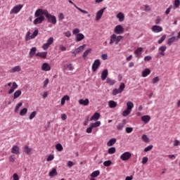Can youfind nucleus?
<instances>
[{"instance_id": "nucleus-32", "label": "nucleus", "mask_w": 180, "mask_h": 180, "mask_svg": "<svg viewBox=\"0 0 180 180\" xmlns=\"http://www.w3.org/2000/svg\"><path fill=\"white\" fill-rule=\"evenodd\" d=\"M133 108H134V103H133L131 101H128L127 103V109H128V110H131V112Z\"/></svg>"}, {"instance_id": "nucleus-45", "label": "nucleus", "mask_w": 180, "mask_h": 180, "mask_svg": "<svg viewBox=\"0 0 180 180\" xmlns=\"http://www.w3.org/2000/svg\"><path fill=\"white\" fill-rule=\"evenodd\" d=\"M37 115V111H34L32 112L30 116H29V119L30 120H33V119H34V117H36V115Z\"/></svg>"}, {"instance_id": "nucleus-58", "label": "nucleus", "mask_w": 180, "mask_h": 180, "mask_svg": "<svg viewBox=\"0 0 180 180\" xmlns=\"http://www.w3.org/2000/svg\"><path fill=\"white\" fill-rule=\"evenodd\" d=\"M54 160V155H49L46 159V161L49 162L50 161H53Z\"/></svg>"}, {"instance_id": "nucleus-10", "label": "nucleus", "mask_w": 180, "mask_h": 180, "mask_svg": "<svg viewBox=\"0 0 180 180\" xmlns=\"http://www.w3.org/2000/svg\"><path fill=\"white\" fill-rule=\"evenodd\" d=\"M136 58H141V54H143V47H139L134 52Z\"/></svg>"}, {"instance_id": "nucleus-49", "label": "nucleus", "mask_w": 180, "mask_h": 180, "mask_svg": "<svg viewBox=\"0 0 180 180\" xmlns=\"http://www.w3.org/2000/svg\"><path fill=\"white\" fill-rule=\"evenodd\" d=\"M131 113V111L130 110H128L127 108L123 111L122 116L126 117V116H129V114Z\"/></svg>"}, {"instance_id": "nucleus-30", "label": "nucleus", "mask_w": 180, "mask_h": 180, "mask_svg": "<svg viewBox=\"0 0 180 180\" xmlns=\"http://www.w3.org/2000/svg\"><path fill=\"white\" fill-rule=\"evenodd\" d=\"M86 46V44H83L82 46H80L78 48H77L75 50V52L78 54L79 53H81V51H84V49H85Z\"/></svg>"}, {"instance_id": "nucleus-18", "label": "nucleus", "mask_w": 180, "mask_h": 180, "mask_svg": "<svg viewBox=\"0 0 180 180\" xmlns=\"http://www.w3.org/2000/svg\"><path fill=\"white\" fill-rule=\"evenodd\" d=\"M167 50V46H161L160 48H159V51H160L159 53V54L160 56H162V57H164V56H165V51Z\"/></svg>"}, {"instance_id": "nucleus-53", "label": "nucleus", "mask_w": 180, "mask_h": 180, "mask_svg": "<svg viewBox=\"0 0 180 180\" xmlns=\"http://www.w3.org/2000/svg\"><path fill=\"white\" fill-rule=\"evenodd\" d=\"M103 165H104V167H110V165H112V161L106 160V161L103 162Z\"/></svg>"}, {"instance_id": "nucleus-5", "label": "nucleus", "mask_w": 180, "mask_h": 180, "mask_svg": "<svg viewBox=\"0 0 180 180\" xmlns=\"http://www.w3.org/2000/svg\"><path fill=\"white\" fill-rule=\"evenodd\" d=\"M99 67H101V60L99 59H96L94 60L91 66V70L93 72H96Z\"/></svg>"}, {"instance_id": "nucleus-19", "label": "nucleus", "mask_w": 180, "mask_h": 180, "mask_svg": "<svg viewBox=\"0 0 180 180\" xmlns=\"http://www.w3.org/2000/svg\"><path fill=\"white\" fill-rule=\"evenodd\" d=\"M141 120L145 124H147V123L151 120V117H150V115H143L141 117Z\"/></svg>"}, {"instance_id": "nucleus-2", "label": "nucleus", "mask_w": 180, "mask_h": 180, "mask_svg": "<svg viewBox=\"0 0 180 180\" xmlns=\"http://www.w3.org/2000/svg\"><path fill=\"white\" fill-rule=\"evenodd\" d=\"M30 33V31H28L25 35V41H29V40H32L33 39H35L37 36L39 34V30H35L34 32Z\"/></svg>"}, {"instance_id": "nucleus-24", "label": "nucleus", "mask_w": 180, "mask_h": 180, "mask_svg": "<svg viewBox=\"0 0 180 180\" xmlns=\"http://www.w3.org/2000/svg\"><path fill=\"white\" fill-rule=\"evenodd\" d=\"M150 74H151V70H150L148 68H146L142 72V77L146 78V77H148V75H150Z\"/></svg>"}, {"instance_id": "nucleus-16", "label": "nucleus", "mask_w": 180, "mask_h": 180, "mask_svg": "<svg viewBox=\"0 0 180 180\" xmlns=\"http://www.w3.org/2000/svg\"><path fill=\"white\" fill-rule=\"evenodd\" d=\"M36 51H37V48H36L34 46L31 48V49L29 52V56L30 57V58H33V57H34V56H36Z\"/></svg>"}, {"instance_id": "nucleus-42", "label": "nucleus", "mask_w": 180, "mask_h": 180, "mask_svg": "<svg viewBox=\"0 0 180 180\" xmlns=\"http://www.w3.org/2000/svg\"><path fill=\"white\" fill-rule=\"evenodd\" d=\"M106 82H107V84H108V85H115L116 82L115 80L110 79V77H108L106 79Z\"/></svg>"}, {"instance_id": "nucleus-59", "label": "nucleus", "mask_w": 180, "mask_h": 180, "mask_svg": "<svg viewBox=\"0 0 180 180\" xmlns=\"http://www.w3.org/2000/svg\"><path fill=\"white\" fill-rule=\"evenodd\" d=\"M125 131L126 133H128V134L131 133L133 131V127H126Z\"/></svg>"}, {"instance_id": "nucleus-29", "label": "nucleus", "mask_w": 180, "mask_h": 180, "mask_svg": "<svg viewBox=\"0 0 180 180\" xmlns=\"http://www.w3.org/2000/svg\"><path fill=\"white\" fill-rule=\"evenodd\" d=\"M56 175H58V173H57V169H56V168H53L52 171L49 172V176H51V178H53V176H56Z\"/></svg>"}, {"instance_id": "nucleus-43", "label": "nucleus", "mask_w": 180, "mask_h": 180, "mask_svg": "<svg viewBox=\"0 0 180 180\" xmlns=\"http://www.w3.org/2000/svg\"><path fill=\"white\" fill-rule=\"evenodd\" d=\"M112 43H115L116 44V35L115 34H113L110 37V44H112Z\"/></svg>"}, {"instance_id": "nucleus-9", "label": "nucleus", "mask_w": 180, "mask_h": 180, "mask_svg": "<svg viewBox=\"0 0 180 180\" xmlns=\"http://www.w3.org/2000/svg\"><path fill=\"white\" fill-rule=\"evenodd\" d=\"M22 8L23 6L22 4L17 5L12 8L10 13H19Z\"/></svg>"}, {"instance_id": "nucleus-52", "label": "nucleus", "mask_w": 180, "mask_h": 180, "mask_svg": "<svg viewBox=\"0 0 180 180\" xmlns=\"http://www.w3.org/2000/svg\"><path fill=\"white\" fill-rule=\"evenodd\" d=\"M116 153V148L111 147L108 149V154H115Z\"/></svg>"}, {"instance_id": "nucleus-1", "label": "nucleus", "mask_w": 180, "mask_h": 180, "mask_svg": "<svg viewBox=\"0 0 180 180\" xmlns=\"http://www.w3.org/2000/svg\"><path fill=\"white\" fill-rule=\"evenodd\" d=\"M39 15H44L45 18H46L49 23H51L52 25L57 24V18L49 13L47 10H43L40 8L37 9L34 13V16H39Z\"/></svg>"}, {"instance_id": "nucleus-6", "label": "nucleus", "mask_w": 180, "mask_h": 180, "mask_svg": "<svg viewBox=\"0 0 180 180\" xmlns=\"http://www.w3.org/2000/svg\"><path fill=\"white\" fill-rule=\"evenodd\" d=\"M114 33L115 34H123L124 33V28L121 25H116L114 29Z\"/></svg>"}, {"instance_id": "nucleus-22", "label": "nucleus", "mask_w": 180, "mask_h": 180, "mask_svg": "<svg viewBox=\"0 0 180 180\" xmlns=\"http://www.w3.org/2000/svg\"><path fill=\"white\" fill-rule=\"evenodd\" d=\"M126 126V120H123L122 122L117 125V130H123V127Z\"/></svg>"}, {"instance_id": "nucleus-56", "label": "nucleus", "mask_w": 180, "mask_h": 180, "mask_svg": "<svg viewBox=\"0 0 180 180\" xmlns=\"http://www.w3.org/2000/svg\"><path fill=\"white\" fill-rule=\"evenodd\" d=\"M125 85H124V83H122L120 85V87L118 89H120V91H121V93L123 92V91H124V88H125Z\"/></svg>"}, {"instance_id": "nucleus-54", "label": "nucleus", "mask_w": 180, "mask_h": 180, "mask_svg": "<svg viewBox=\"0 0 180 180\" xmlns=\"http://www.w3.org/2000/svg\"><path fill=\"white\" fill-rule=\"evenodd\" d=\"M153 145H149L146 148H144L145 153H148V151H150V150H153Z\"/></svg>"}, {"instance_id": "nucleus-60", "label": "nucleus", "mask_w": 180, "mask_h": 180, "mask_svg": "<svg viewBox=\"0 0 180 180\" xmlns=\"http://www.w3.org/2000/svg\"><path fill=\"white\" fill-rule=\"evenodd\" d=\"M173 8L172 5H170L169 8L165 11V15H169V12H171V9Z\"/></svg>"}, {"instance_id": "nucleus-23", "label": "nucleus", "mask_w": 180, "mask_h": 180, "mask_svg": "<svg viewBox=\"0 0 180 180\" xmlns=\"http://www.w3.org/2000/svg\"><path fill=\"white\" fill-rule=\"evenodd\" d=\"M108 106L111 109H113V108H116V106H117V103L116 101H113V100L109 101H108Z\"/></svg>"}, {"instance_id": "nucleus-14", "label": "nucleus", "mask_w": 180, "mask_h": 180, "mask_svg": "<svg viewBox=\"0 0 180 180\" xmlns=\"http://www.w3.org/2000/svg\"><path fill=\"white\" fill-rule=\"evenodd\" d=\"M68 2L70 4H72V5H74L75 8H76V9H77V11H79V12H81L82 13H85L86 15L88 14V11L78 7L75 4H74V2H72V1L69 0Z\"/></svg>"}, {"instance_id": "nucleus-41", "label": "nucleus", "mask_w": 180, "mask_h": 180, "mask_svg": "<svg viewBox=\"0 0 180 180\" xmlns=\"http://www.w3.org/2000/svg\"><path fill=\"white\" fill-rule=\"evenodd\" d=\"M21 106H23V103H19L15 108L14 112L15 113H18L19 112V109H20Z\"/></svg>"}, {"instance_id": "nucleus-17", "label": "nucleus", "mask_w": 180, "mask_h": 180, "mask_svg": "<svg viewBox=\"0 0 180 180\" xmlns=\"http://www.w3.org/2000/svg\"><path fill=\"white\" fill-rule=\"evenodd\" d=\"M108 75H109V72H108V69H105L104 70H103V72H101L102 81H105V79H106V78H108Z\"/></svg>"}, {"instance_id": "nucleus-21", "label": "nucleus", "mask_w": 180, "mask_h": 180, "mask_svg": "<svg viewBox=\"0 0 180 180\" xmlns=\"http://www.w3.org/2000/svg\"><path fill=\"white\" fill-rule=\"evenodd\" d=\"M79 105H83V106H88V105H89V99L88 98H86L85 100L80 99L79 100Z\"/></svg>"}, {"instance_id": "nucleus-48", "label": "nucleus", "mask_w": 180, "mask_h": 180, "mask_svg": "<svg viewBox=\"0 0 180 180\" xmlns=\"http://www.w3.org/2000/svg\"><path fill=\"white\" fill-rule=\"evenodd\" d=\"M56 149L57 150V151H63V145H61V143L56 144Z\"/></svg>"}, {"instance_id": "nucleus-62", "label": "nucleus", "mask_w": 180, "mask_h": 180, "mask_svg": "<svg viewBox=\"0 0 180 180\" xmlns=\"http://www.w3.org/2000/svg\"><path fill=\"white\" fill-rule=\"evenodd\" d=\"M49 47H50V45L47 43L44 44L42 46L43 50H48Z\"/></svg>"}, {"instance_id": "nucleus-64", "label": "nucleus", "mask_w": 180, "mask_h": 180, "mask_svg": "<svg viewBox=\"0 0 180 180\" xmlns=\"http://www.w3.org/2000/svg\"><path fill=\"white\" fill-rule=\"evenodd\" d=\"M73 34H75L77 36V34H79V29L78 28H75L72 31Z\"/></svg>"}, {"instance_id": "nucleus-38", "label": "nucleus", "mask_w": 180, "mask_h": 180, "mask_svg": "<svg viewBox=\"0 0 180 180\" xmlns=\"http://www.w3.org/2000/svg\"><path fill=\"white\" fill-rule=\"evenodd\" d=\"M173 5H174L173 9H177V8H179L180 0H174Z\"/></svg>"}, {"instance_id": "nucleus-40", "label": "nucleus", "mask_w": 180, "mask_h": 180, "mask_svg": "<svg viewBox=\"0 0 180 180\" xmlns=\"http://www.w3.org/2000/svg\"><path fill=\"white\" fill-rule=\"evenodd\" d=\"M24 153H25V154H30V153H32V149L30 148H29V146L26 145L24 147Z\"/></svg>"}, {"instance_id": "nucleus-57", "label": "nucleus", "mask_w": 180, "mask_h": 180, "mask_svg": "<svg viewBox=\"0 0 180 180\" xmlns=\"http://www.w3.org/2000/svg\"><path fill=\"white\" fill-rule=\"evenodd\" d=\"M147 162H148V158H147V157H143V158H142V162H141V163L144 165L147 164Z\"/></svg>"}, {"instance_id": "nucleus-39", "label": "nucleus", "mask_w": 180, "mask_h": 180, "mask_svg": "<svg viewBox=\"0 0 180 180\" xmlns=\"http://www.w3.org/2000/svg\"><path fill=\"white\" fill-rule=\"evenodd\" d=\"M176 40V37H172L171 38H169L168 40H167V44L169 46H171L172 44V43H174V41Z\"/></svg>"}, {"instance_id": "nucleus-4", "label": "nucleus", "mask_w": 180, "mask_h": 180, "mask_svg": "<svg viewBox=\"0 0 180 180\" xmlns=\"http://www.w3.org/2000/svg\"><path fill=\"white\" fill-rule=\"evenodd\" d=\"M44 14H40L38 16H35V18L34 20V25H40L41 23H43V22L44 21V15H43Z\"/></svg>"}, {"instance_id": "nucleus-11", "label": "nucleus", "mask_w": 180, "mask_h": 180, "mask_svg": "<svg viewBox=\"0 0 180 180\" xmlns=\"http://www.w3.org/2000/svg\"><path fill=\"white\" fill-rule=\"evenodd\" d=\"M12 154H15L16 155H19L20 154V149L18 146L14 145L11 148Z\"/></svg>"}, {"instance_id": "nucleus-46", "label": "nucleus", "mask_w": 180, "mask_h": 180, "mask_svg": "<svg viewBox=\"0 0 180 180\" xmlns=\"http://www.w3.org/2000/svg\"><path fill=\"white\" fill-rule=\"evenodd\" d=\"M122 40H123V36H117L116 37V39H115V44H119V43H120V41H122Z\"/></svg>"}, {"instance_id": "nucleus-28", "label": "nucleus", "mask_w": 180, "mask_h": 180, "mask_svg": "<svg viewBox=\"0 0 180 180\" xmlns=\"http://www.w3.org/2000/svg\"><path fill=\"white\" fill-rule=\"evenodd\" d=\"M64 70L74 71V66L72 65V63H68L66 65H64Z\"/></svg>"}, {"instance_id": "nucleus-20", "label": "nucleus", "mask_w": 180, "mask_h": 180, "mask_svg": "<svg viewBox=\"0 0 180 180\" xmlns=\"http://www.w3.org/2000/svg\"><path fill=\"white\" fill-rule=\"evenodd\" d=\"M47 52H38L35 54L36 57H40L41 58H47Z\"/></svg>"}, {"instance_id": "nucleus-51", "label": "nucleus", "mask_w": 180, "mask_h": 180, "mask_svg": "<svg viewBox=\"0 0 180 180\" xmlns=\"http://www.w3.org/2000/svg\"><path fill=\"white\" fill-rule=\"evenodd\" d=\"M141 139L145 143H148V141H150V139L146 134H143Z\"/></svg>"}, {"instance_id": "nucleus-63", "label": "nucleus", "mask_w": 180, "mask_h": 180, "mask_svg": "<svg viewBox=\"0 0 180 180\" xmlns=\"http://www.w3.org/2000/svg\"><path fill=\"white\" fill-rule=\"evenodd\" d=\"M8 160L10 162H15V155H10L8 158Z\"/></svg>"}, {"instance_id": "nucleus-37", "label": "nucleus", "mask_w": 180, "mask_h": 180, "mask_svg": "<svg viewBox=\"0 0 180 180\" xmlns=\"http://www.w3.org/2000/svg\"><path fill=\"white\" fill-rule=\"evenodd\" d=\"M101 172H99V170H96L93 172L90 176H91V178H96V176H99Z\"/></svg>"}, {"instance_id": "nucleus-3", "label": "nucleus", "mask_w": 180, "mask_h": 180, "mask_svg": "<svg viewBox=\"0 0 180 180\" xmlns=\"http://www.w3.org/2000/svg\"><path fill=\"white\" fill-rule=\"evenodd\" d=\"M5 86H11L8 92V95H12V94L15 92V89H18V84H16V82H13V83L8 82L7 84L5 85Z\"/></svg>"}, {"instance_id": "nucleus-27", "label": "nucleus", "mask_w": 180, "mask_h": 180, "mask_svg": "<svg viewBox=\"0 0 180 180\" xmlns=\"http://www.w3.org/2000/svg\"><path fill=\"white\" fill-rule=\"evenodd\" d=\"M84 39H85V36L82 33L76 35V41H82Z\"/></svg>"}, {"instance_id": "nucleus-55", "label": "nucleus", "mask_w": 180, "mask_h": 180, "mask_svg": "<svg viewBox=\"0 0 180 180\" xmlns=\"http://www.w3.org/2000/svg\"><path fill=\"white\" fill-rule=\"evenodd\" d=\"M53 43H54V38L53 37H50L46 41V44H49V46H51Z\"/></svg>"}, {"instance_id": "nucleus-33", "label": "nucleus", "mask_w": 180, "mask_h": 180, "mask_svg": "<svg viewBox=\"0 0 180 180\" xmlns=\"http://www.w3.org/2000/svg\"><path fill=\"white\" fill-rule=\"evenodd\" d=\"M21 70L20 66H15L10 70V72H19Z\"/></svg>"}, {"instance_id": "nucleus-44", "label": "nucleus", "mask_w": 180, "mask_h": 180, "mask_svg": "<svg viewBox=\"0 0 180 180\" xmlns=\"http://www.w3.org/2000/svg\"><path fill=\"white\" fill-rule=\"evenodd\" d=\"M27 108H22L20 111V116H25V115H27Z\"/></svg>"}, {"instance_id": "nucleus-13", "label": "nucleus", "mask_w": 180, "mask_h": 180, "mask_svg": "<svg viewBox=\"0 0 180 180\" xmlns=\"http://www.w3.org/2000/svg\"><path fill=\"white\" fill-rule=\"evenodd\" d=\"M41 68L42 71H50L51 70V66L47 63H44Z\"/></svg>"}, {"instance_id": "nucleus-31", "label": "nucleus", "mask_w": 180, "mask_h": 180, "mask_svg": "<svg viewBox=\"0 0 180 180\" xmlns=\"http://www.w3.org/2000/svg\"><path fill=\"white\" fill-rule=\"evenodd\" d=\"M20 95H22V91L20 90L15 91V93L13 94V99H18V98H19Z\"/></svg>"}, {"instance_id": "nucleus-7", "label": "nucleus", "mask_w": 180, "mask_h": 180, "mask_svg": "<svg viewBox=\"0 0 180 180\" xmlns=\"http://www.w3.org/2000/svg\"><path fill=\"white\" fill-rule=\"evenodd\" d=\"M105 11H106V7H104L101 10H99L98 11H97V13H96L95 20L96 21L101 20V19L102 18V16H103V13H105Z\"/></svg>"}, {"instance_id": "nucleus-12", "label": "nucleus", "mask_w": 180, "mask_h": 180, "mask_svg": "<svg viewBox=\"0 0 180 180\" xmlns=\"http://www.w3.org/2000/svg\"><path fill=\"white\" fill-rule=\"evenodd\" d=\"M163 29L162 27L161 26H158V25H153L152 27V32H153V33H160L161 32H162Z\"/></svg>"}, {"instance_id": "nucleus-8", "label": "nucleus", "mask_w": 180, "mask_h": 180, "mask_svg": "<svg viewBox=\"0 0 180 180\" xmlns=\"http://www.w3.org/2000/svg\"><path fill=\"white\" fill-rule=\"evenodd\" d=\"M131 158V153L130 152H125L120 155V160L122 161H128Z\"/></svg>"}, {"instance_id": "nucleus-25", "label": "nucleus", "mask_w": 180, "mask_h": 180, "mask_svg": "<svg viewBox=\"0 0 180 180\" xmlns=\"http://www.w3.org/2000/svg\"><path fill=\"white\" fill-rule=\"evenodd\" d=\"M65 101H70V96L68 95H65L61 98V101H60L61 106H63V105H65Z\"/></svg>"}, {"instance_id": "nucleus-26", "label": "nucleus", "mask_w": 180, "mask_h": 180, "mask_svg": "<svg viewBox=\"0 0 180 180\" xmlns=\"http://www.w3.org/2000/svg\"><path fill=\"white\" fill-rule=\"evenodd\" d=\"M91 51H92V49H89L84 52V53L82 55V58H84V60H86V57H88V56H89V54H91Z\"/></svg>"}, {"instance_id": "nucleus-35", "label": "nucleus", "mask_w": 180, "mask_h": 180, "mask_svg": "<svg viewBox=\"0 0 180 180\" xmlns=\"http://www.w3.org/2000/svg\"><path fill=\"white\" fill-rule=\"evenodd\" d=\"M115 143H116V139L112 138L108 141V142L107 143V146L108 147H112V146H113Z\"/></svg>"}, {"instance_id": "nucleus-36", "label": "nucleus", "mask_w": 180, "mask_h": 180, "mask_svg": "<svg viewBox=\"0 0 180 180\" xmlns=\"http://www.w3.org/2000/svg\"><path fill=\"white\" fill-rule=\"evenodd\" d=\"M90 126H91L92 129H95L96 127H99V126H101V121H97L96 122L91 123Z\"/></svg>"}, {"instance_id": "nucleus-61", "label": "nucleus", "mask_w": 180, "mask_h": 180, "mask_svg": "<svg viewBox=\"0 0 180 180\" xmlns=\"http://www.w3.org/2000/svg\"><path fill=\"white\" fill-rule=\"evenodd\" d=\"M158 81H160V77H155V78L153 79L152 80V84H157V82H158Z\"/></svg>"}, {"instance_id": "nucleus-34", "label": "nucleus", "mask_w": 180, "mask_h": 180, "mask_svg": "<svg viewBox=\"0 0 180 180\" xmlns=\"http://www.w3.org/2000/svg\"><path fill=\"white\" fill-rule=\"evenodd\" d=\"M117 18L119 19V22H123L124 20V14L123 13H119L117 14Z\"/></svg>"}, {"instance_id": "nucleus-15", "label": "nucleus", "mask_w": 180, "mask_h": 180, "mask_svg": "<svg viewBox=\"0 0 180 180\" xmlns=\"http://www.w3.org/2000/svg\"><path fill=\"white\" fill-rule=\"evenodd\" d=\"M99 119H101V114L99 112H95L90 118V121L92 122V120H94V122H96L97 120H99Z\"/></svg>"}, {"instance_id": "nucleus-47", "label": "nucleus", "mask_w": 180, "mask_h": 180, "mask_svg": "<svg viewBox=\"0 0 180 180\" xmlns=\"http://www.w3.org/2000/svg\"><path fill=\"white\" fill-rule=\"evenodd\" d=\"M167 39V34H164L161 38L158 41V44H162V43Z\"/></svg>"}, {"instance_id": "nucleus-50", "label": "nucleus", "mask_w": 180, "mask_h": 180, "mask_svg": "<svg viewBox=\"0 0 180 180\" xmlns=\"http://www.w3.org/2000/svg\"><path fill=\"white\" fill-rule=\"evenodd\" d=\"M118 94H122V91H120L119 89H114L112 90V95H113V96H115V95H118Z\"/></svg>"}]
</instances>
